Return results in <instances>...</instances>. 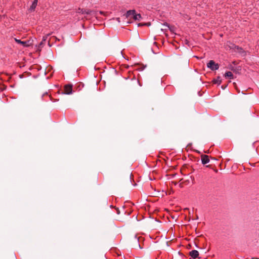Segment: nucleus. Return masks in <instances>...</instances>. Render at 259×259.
<instances>
[{
	"label": "nucleus",
	"mask_w": 259,
	"mask_h": 259,
	"mask_svg": "<svg viewBox=\"0 0 259 259\" xmlns=\"http://www.w3.org/2000/svg\"><path fill=\"white\" fill-rule=\"evenodd\" d=\"M207 67L210 69L211 70H218L219 68L218 64L215 63L214 61L210 60L207 64Z\"/></svg>",
	"instance_id": "f257e3e1"
},
{
	"label": "nucleus",
	"mask_w": 259,
	"mask_h": 259,
	"mask_svg": "<svg viewBox=\"0 0 259 259\" xmlns=\"http://www.w3.org/2000/svg\"><path fill=\"white\" fill-rule=\"evenodd\" d=\"M72 85L70 84L66 85L65 86L64 90L65 94L70 95L72 94Z\"/></svg>",
	"instance_id": "f03ea898"
},
{
	"label": "nucleus",
	"mask_w": 259,
	"mask_h": 259,
	"mask_svg": "<svg viewBox=\"0 0 259 259\" xmlns=\"http://www.w3.org/2000/svg\"><path fill=\"white\" fill-rule=\"evenodd\" d=\"M15 40L18 44H19L24 47H28L29 46V41H21V40L17 38H15Z\"/></svg>",
	"instance_id": "7ed1b4c3"
},
{
	"label": "nucleus",
	"mask_w": 259,
	"mask_h": 259,
	"mask_svg": "<svg viewBox=\"0 0 259 259\" xmlns=\"http://www.w3.org/2000/svg\"><path fill=\"white\" fill-rule=\"evenodd\" d=\"M201 159L202 163L203 164H207L209 162V157L206 155H202Z\"/></svg>",
	"instance_id": "20e7f679"
},
{
	"label": "nucleus",
	"mask_w": 259,
	"mask_h": 259,
	"mask_svg": "<svg viewBox=\"0 0 259 259\" xmlns=\"http://www.w3.org/2000/svg\"><path fill=\"white\" fill-rule=\"evenodd\" d=\"M136 14V11L135 10H129L126 12V17L127 18H133L134 15Z\"/></svg>",
	"instance_id": "39448f33"
},
{
	"label": "nucleus",
	"mask_w": 259,
	"mask_h": 259,
	"mask_svg": "<svg viewBox=\"0 0 259 259\" xmlns=\"http://www.w3.org/2000/svg\"><path fill=\"white\" fill-rule=\"evenodd\" d=\"M190 255L192 258H196L198 256L199 252L196 250H193L190 252Z\"/></svg>",
	"instance_id": "423d86ee"
},
{
	"label": "nucleus",
	"mask_w": 259,
	"mask_h": 259,
	"mask_svg": "<svg viewBox=\"0 0 259 259\" xmlns=\"http://www.w3.org/2000/svg\"><path fill=\"white\" fill-rule=\"evenodd\" d=\"M79 13H81L82 14H91L92 13H94L95 16H97V13L94 12L90 10H81V11Z\"/></svg>",
	"instance_id": "0eeeda50"
},
{
	"label": "nucleus",
	"mask_w": 259,
	"mask_h": 259,
	"mask_svg": "<svg viewBox=\"0 0 259 259\" xmlns=\"http://www.w3.org/2000/svg\"><path fill=\"white\" fill-rule=\"evenodd\" d=\"M225 76L226 78L231 79L233 78V73L231 71H228L225 73Z\"/></svg>",
	"instance_id": "6e6552de"
},
{
	"label": "nucleus",
	"mask_w": 259,
	"mask_h": 259,
	"mask_svg": "<svg viewBox=\"0 0 259 259\" xmlns=\"http://www.w3.org/2000/svg\"><path fill=\"white\" fill-rule=\"evenodd\" d=\"M135 20L140 21L142 19V17L140 14H135L133 18Z\"/></svg>",
	"instance_id": "1a4fd4ad"
},
{
	"label": "nucleus",
	"mask_w": 259,
	"mask_h": 259,
	"mask_svg": "<svg viewBox=\"0 0 259 259\" xmlns=\"http://www.w3.org/2000/svg\"><path fill=\"white\" fill-rule=\"evenodd\" d=\"M37 0H34L33 1V3L32 4V5L30 7V9L31 10H33L35 8V7L37 5Z\"/></svg>",
	"instance_id": "9d476101"
},
{
	"label": "nucleus",
	"mask_w": 259,
	"mask_h": 259,
	"mask_svg": "<svg viewBox=\"0 0 259 259\" xmlns=\"http://www.w3.org/2000/svg\"><path fill=\"white\" fill-rule=\"evenodd\" d=\"M221 81L222 80L220 77H218L217 79L213 80V82L214 83H217L219 84H221Z\"/></svg>",
	"instance_id": "9b49d317"
},
{
	"label": "nucleus",
	"mask_w": 259,
	"mask_h": 259,
	"mask_svg": "<svg viewBox=\"0 0 259 259\" xmlns=\"http://www.w3.org/2000/svg\"><path fill=\"white\" fill-rule=\"evenodd\" d=\"M99 13L101 14H103L104 13V12H102V11H100Z\"/></svg>",
	"instance_id": "f8f14e48"
},
{
	"label": "nucleus",
	"mask_w": 259,
	"mask_h": 259,
	"mask_svg": "<svg viewBox=\"0 0 259 259\" xmlns=\"http://www.w3.org/2000/svg\"><path fill=\"white\" fill-rule=\"evenodd\" d=\"M117 21H119V18H117Z\"/></svg>",
	"instance_id": "ddd939ff"
}]
</instances>
